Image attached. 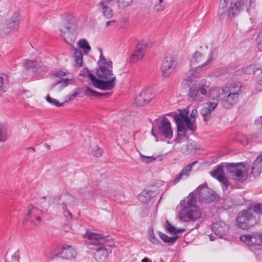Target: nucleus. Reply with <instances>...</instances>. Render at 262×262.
<instances>
[{
    "mask_svg": "<svg viewBox=\"0 0 262 262\" xmlns=\"http://www.w3.org/2000/svg\"><path fill=\"white\" fill-rule=\"evenodd\" d=\"M180 204L181 207L179 213V218L181 221L188 222L201 217L202 212L196 205V194L189 195L183 200V204L182 202Z\"/></svg>",
    "mask_w": 262,
    "mask_h": 262,
    "instance_id": "1",
    "label": "nucleus"
},
{
    "mask_svg": "<svg viewBox=\"0 0 262 262\" xmlns=\"http://www.w3.org/2000/svg\"><path fill=\"white\" fill-rule=\"evenodd\" d=\"M242 85L238 82L227 83L224 87L219 88L221 95V103L226 108H229L236 103L242 94Z\"/></svg>",
    "mask_w": 262,
    "mask_h": 262,
    "instance_id": "2",
    "label": "nucleus"
},
{
    "mask_svg": "<svg viewBox=\"0 0 262 262\" xmlns=\"http://www.w3.org/2000/svg\"><path fill=\"white\" fill-rule=\"evenodd\" d=\"M76 24L74 20L70 17H64L61 23L60 35L68 44H72L76 39Z\"/></svg>",
    "mask_w": 262,
    "mask_h": 262,
    "instance_id": "3",
    "label": "nucleus"
},
{
    "mask_svg": "<svg viewBox=\"0 0 262 262\" xmlns=\"http://www.w3.org/2000/svg\"><path fill=\"white\" fill-rule=\"evenodd\" d=\"M216 94V91L206 83L200 84L196 86H191L188 94L189 100L192 101L200 102L206 96Z\"/></svg>",
    "mask_w": 262,
    "mask_h": 262,
    "instance_id": "4",
    "label": "nucleus"
},
{
    "mask_svg": "<svg viewBox=\"0 0 262 262\" xmlns=\"http://www.w3.org/2000/svg\"><path fill=\"white\" fill-rule=\"evenodd\" d=\"M256 216L254 208L241 211L236 219L237 225L243 229H248L257 223L258 219Z\"/></svg>",
    "mask_w": 262,
    "mask_h": 262,
    "instance_id": "5",
    "label": "nucleus"
},
{
    "mask_svg": "<svg viewBox=\"0 0 262 262\" xmlns=\"http://www.w3.org/2000/svg\"><path fill=\"white\" fill-rule=\"evenodd\" d=\"M97 75L100 80H103L104 82L112 80L111 88L107 90H111L115 86L116 77L113 74V63L111 61H109L105 64H100L99 69L97 71Z\"/></svg>",
    "mask_w": 262,
    "mask_h": 262,
    "instance_id": "6",
    "label": "nucleus"
},
{
    "mask_svg": "<svg viewBox=\"0 0 262 262\" xmlns=\"http://www.w3.org/2000/svg\"><path fill=\"white\" fill-rule=\"evenodd\" d=\"M229 177L236 182H242L247 178V171L243 164L241 163H231L226 167Z\"/></svg>",
    "mask_w": 262,
    "mask_h": 262,
    "instance_id": "7",
    "label": "nucleus"
},
{
    "mask_svg": "<svg viewBox=\"0 0 262 262\" xmlns=\"http://www.w3.org/2000/svg\"><path fill=\"white\" fill-rule=\"evenodd\" d=\"M173 118L178 132L187 131L188 129L192 131L195 129L194 125H193V121H190L188 117V111L182 110L179 114H176Z\"/></svg>",
    "mask_w": 262,
    "mask_h": 262,
    "instance_id": "8",
    "label": "nucleus"
},
{
    "mask_svg": "<svg viewBox=\"0 0 262 262\" xmlns=\"http://www.w3.org/2000/svg\"><path fill=\"white\" fill-rule=\"evenodd\" d=\"M181 60L180 57L176 55H169L163 60L161 71L164 77H169L175 72L180 66Z\"/></svg>",
    "mask_w": 262,
    "mask_h": 262,
    "instance_id": "9",
    "label": "nucleus"
},
{
    "mask_svg": "<svg viewBox=\"0 0 262 262\" xmlns=\"http://www.w3.org/2000/svg\"><path fill=\"white\" fill-rule=\"evenodd\" d=\"M42 211L32 205L28 206V211L26 214L24 224L31 229H33L40 225L41 222L40 216Z\"/></svg>",
    "mask_w": 262,
    "mask_h": 262,
    "instance_id": "10",
    "label": "nucleus"
},
{
    "mask_svg": "<svg viewBox=\"0 0 262 262\" xmlns=\"http://www.w3.org/2000/svg\"><path fill=\"white\" fill-rule=\"evenodd\" d=\"M196 191L199 194V200L202 203H208L215 200L217 198L216 193L208 187L206 183L200 185Z\"/></svg>",
    "mask_w": 262,
    "mask_h": 262,
    "instance_id": "11",
    "label": "nucleus"
},
{
    "mask_svg": "<svg viewBox=\"0 0 262 262\" xmlns=\"http://www.w3.org/2000/svg\"><path fill=\"white\" fill-rule=\"evenodd\" d=\"M217 55V52L216 49H214L211 51L210 57L203 64H201L196 67V69H191L189 70L186 73L185 79L186 81L190 82H192L193 80V78L195 77V74L198 70H200L203 68H205L209 64H210L214 59H215Z\"/></svg>",
    "mask_w": 262,
    "mask_h": 262,
    "instance_id": "12",
    "label": "nucleus"
},
{
    "mask_svg": "<svg viewBox=\"0 0 262 262\" xmlns=\"http://www.w3.org/2000/svg\"><path fill=\"white\" fill-rule=\"evenodd\" d=\"M159 133L168 139L172 137L173 132L169 121L166 118H164L157 124Z\"/></svg>",
    "mask_w": 262,
    "mask_h": 262,
    "instance_id": "13",
    "label": "nucleus"
},
{
    "mask_svg": "<svg viewBox=\"0 0 262 262\" xmlns=\"http://www.w3.org/2000/svg\"><path fill=\"white\" fill-rule=\"evenodd\" d=\"M154 97L150 89L142 90L135 98V103L138 106H143L148 103Z\"/></svg>",
    "mask_w": 262,
    "mask_h": 262,
    "instance_id": "14",
    "label": "nucleus"
},
{
    "mask_svg": "<svg viewBox=\"0 0 262 262\" xmlns=\"http://www.w3.org/2000/svg\"><path fill=\"white\" fill-rule=\"evenodd\" d=\"M76 251L71 246L64 245L55 253V257L70 259L75 257Z\"/></svg>",
    "mask_w": 262,
    "mask_h": 262,
    "instance_id": "15",
    "label": "nucleus"
},
{
    "mask_svg": "<svg viewBox=\"0 0 262 262\" xmlns=\"http://www.w3.org/2000/svg\"><path fill=\"white\" fill-rule=\"evenodd\" d=\"M262 234L253 233L252 234L242 235L240 236V240L250 246L260 245L262 243Z\"/></svg>",
    "mask_w": 262,
    "mask_h": 262,
    "instance_id": "16",
    "label": "nucleus"
},
{
    "mask_svg": "<svg viewBox=\"0 0 262 262\" xmlns=\"http://www.w3.org/2000/svg\"><path fill=\"white\" fill-rule=\"evenodd\" d=\"M19 20V14L18 12H15L8 23L6 24L4 32L6 34H8L16 31L18 28Z\"/></svg>",
    "mask_w": 262,
    "mask_h": 262,
    "instance_id": "17",
    "label": "nucleus"
},
{
    "mask_svg": "<svg viewBox=\"0 0 262 262\" xmlns=\"http://www.w3.org/2000/svg\"><path fill=\"white\" fill-rule=\"evenodd\" d=\"M146 47V45L143 43H139L129 58V61L136 62L141 59L144 56Z\"/></svg>",
    "mask_w": 262,
    "mask_h": 262,
    "instance_id": "18",
    "label": "nucleus"
},
{
    "mask_svg": "<svg viewBox=\"0 0 262 262\" xmlns=\"http://www.w3.org/2000/svg\"><path fill=\"white\" fill-rule=\"evenodd\" d=\"M211 89L216 91V94L210 96H206L205 98H208L209 99L207 101L206 105L207 107L209 108L210 110L213 111L217 106L219 103V99H221V95L220 93V89L217 86H211Z\"/></svg>",
    "mask_w": 262,
    "mask_h": 262,
    "instance_id": "19",
    "label": "nucleus"
},
{
    "mask_svg": "<svg viewBox=\"0 0 262 262\" xmlns=\"http://www.w3.org/2000/svg\"><path fill=\"white\" fill-rule=\"evenodd\" d=\"M229 230L228 225L223 222L217 220L212 225V230L214 233L221 237L228 233Z\"/></svg>",
    "mask_w": 262,
    "mask_h": 262,
    "instance_id": "20",
    "label": "nucleus"
},
{
    "mask_svg": "<svg viewBox=\"0 0 262 262\" xmlns=\"http://www.w3.org/2000/svg\"><path fill=\"white\" fill-rule=\"evenodd\" d=\"M244 0L232 1L228 9L227 15L229 18L237 15L243 9Z\"/></svg>",
    "mask_w": 262,
    "mask_h": 262,
    "instance_id": "21",
    "label": "nucleus"
},
{
    "mask_svg": "<svg viewBox=\"0 0 262 262\" xmlns=\"http://www.w3.org/2000/svg\"><path fill=\"white\" fill-rule=\"evenodd\" d=\"M87 237L88 243L92 245H103L106 242V239L101 234L87 232L85 234Z\"/></svg>",
    "mask_w": 262,
    "mask_h": 262,
    "instance_id": "22",
    "label": "nucleus"
},
{
    "mask_svg": "<svg viewBox=\"0 0 262 262\" xmlns=\"http://www.w3.org/2000/svg\"><path fill=\"white\" fill-rule=\"evenodd\" d=\"M88 75L95 88L105 91L111 88L112 80L110 82H104L103 80L97 79L90 71L88 73Z\"/></svg>",
    "mask_w": 262,
    "mask_h": 262,
    "instance_id": "23",
    "label": "nucleus"
},
{
    "mask_svg": "<svg viewBox=\"0 0 262 262\" xmlns=\"http://www.w3.org/2000/svg\"><path fill=\"white\" fill-rule=\"evenodd\" d=\"M198 161H194L186 165L175 178L173 184H176L182 179H187L190 175L193 165L197 163Z\"/></svg>",
    "mask_w": 262,
    "mask_h": 262,
    "instance_id": "24",
    "label": "nucleus"
},
{
    "mask_svg": "<svg viewBox=\"0 0 262 262\" xmlns=\"http://www.w3.org/2000/svg\"><path fill=\"white\" fill-rule=\"evenodd\" d=\"M24 65L27 69H34L39 73H41L46 71V67L42 62L37 63L34 60L26 59Z\"/></svg>",
    "mask_w": 262,
    "mask_h": 262,
    "instance_id": "25",
    "label": "nucleus"
},
{
    "mask_svg": "<svg viewBox=\"0 0 262 262\" xmlns=\"http://www.w3.org/2000/svg\"><path fill=\"white\" fill-rule=\"evenodd\" d=\"M110 3L101 1L98 4L99 10L101 11L104 16L107 18H111L114 15L113 10L108 6Z\"/></svg>",
    "mask_w": 262,
    "mask_h": 262,
    "instance_id": "26",
    "label": "nucleus"
},
{
    "mask_svg": "<svg viewBox=\"0 0 262 262\" xmlns=\"http://www.w3.org/2000/svg\"><path fill=\"white\" fill-rule=\"evenodd\" d=\"M111 252V250L110 249H107L106 246H102L96 249L95 256L97 260L101 261L104 260L108 255V254Z\"/></svg>",
    "mask_w": 262,
    "mask_h": 262,
    "instance_id": "27",
    "label": "nucleus"
},
{
    "mask_svg": "<svg viewBox=\"0 0 262 262\" xmlns=\"http://www.w3.org/2000/svg\"><path fill=\"white\" fill-rule=\"evenodd\" d=\"M61 205L62 208L67 207L68 206H73L76 204L77 201L74 197L68 192L63 193L61 196Z\"/></svg>",
    "mask_w": 262,
    "mask_h": 262,
    "instance_id": "28",
    "label": "nucleus"
},
{
    "mask_svg": "<svg viewBox=\"0 0 262 262\" xmlns=\"http://www.w3.org/2000/svg\"><path fill=\"white\" fill-rule=\"evenodd\" d=\"M251 170L254 176L260 174L262 170V155H259L253 162Z\"/></svg>",
    "mask_w": 262,
    "mask_h": 262,
    "instance_id": "29",
    "label": "nucleus"
},
{
    "mask_svg": "<svg viewBox=\"0 0 262 262\" xmlns=\"http://www.w3.org/2000/svg\"><path fill=\"white\" fill-rule=\"evenodd\" d=\"M154 196V192L149 190H143L139 195L138 200L144 204L148 203Z\"/></svg>",
    "mask_w": 262,
    "mask_h": 262,
    "instance_id": "30",
    "label": "nucleus"
},
{
    "mask_svg": "<svg viewBox=\"0 0 262 262\" xmlns=\"http://www.w3.org/2000/svg\"><path fill=\"white\" fill-rule=\"evenodd\" d=\"M211 175L216 178L218 181H224L225 180V174L224 172L223 166L219 165L211 172Z\"/></svg>",
    "mask_w": 262,
    "mask_h": 262,
    "instance_id": "31",
    "label": "nucleus"
},
{
    "mask_svg": "<svg viewBox=\"0 0 262 262\" xmlns=\"http://www.w3.org/2000/svg\"><path fill=\"white\" fill-rule=\"evenodd\" d=\"M74 57L75 60V66L80 67L82 66L83 60V54L80 49L75 48L74 50Z\"/></svg>",
    "mask_w": 262,
    "mask_h": 262,
    "instance_id": "32",
    "label": "nucleus"
},
{
    "mask_svg": "<svg viewBox=\"0 0 262 262\" xmlns=\"http://www.w3.org/2000/svg\"><path fill=\"white\" fill-rule=\"evenodd\" d=\"M204 55L199 51H196L192 56L191 63H201L204 61Z\"/></svg>",
    "mask_w": 262,
    "mask_h": 262,
    "instance_id": "33",
    "label": "nucleus"
},
{
    "mask_svg": "<svg viewBox=\"0 0 262 262\" xmlns=\"http://www.w3.org/2000/svg\"><path fill=\"white\" fill-rule=\"evenodd\" d=\"M159 235L161 239L164 242V243H167L169 244H173L177 238H178V236H176L173 237H169L166 235L164 233H163L161 232H159Z\"/></svg>",
    "mask_w": 262,
    "mask_h": 262,
    "instance_id": "34",
    "label": "nucleus"
},
{
    "mask_svg": "<svg viewBox=\"0 0 262 262\" xmlns=\"http://www.w3.org/2000/svg\"><path fill=\"white\" fill-rule=\"evenodd\" d=\"M165 228L168 232L174 234L179 233L185 230L183 229H176L167 221L165 223Z\"/></svg>",
    "mask_w": 262,
    "mask_h": 262,
    "instance_id": "35",
    "label": "nucleus"
},
{
    "mask_svg": "<svg viewBox=\"0 0 262 262\" xmlns=\"http://www.w3.org/2000/svg\"><path fill=\"white\" fill-rule=\"evenodd\" d=\"M78 45L80 48L83 49L84 52L85 53H89V51L91 50V47L89 45L86 40L85 39H81L78 41Z\"/></svg>",
    "mask_w": 262,
    "mask_h": 262,
    "instance_id": "36",
    "label": "nucleus"
},
{
    "mask_svg": "<svg viewBox=\"0 0 262 262\" xmlns=\"http://www.w3.org/2000/svg\"><path fill=\"white\" fill-rule=\"evenodd\" d=\"M212 111L207 107H203L201 111V115L205 121H207L211 118V113Z\"/></svg>",
    "mask_w": 262,
    "mask_h": 262,
    "instance_id": "37",
    "label": "nucleus"
},
{
    "mask_svg": "<svg viewBox=\"0 0 262 262\" xmlns=\"http://www.w3.org/2000/svg\"><path fill=\"white\" fill-rule=\"evenodd\" d=\"M133 0H116L119 9H124L130 5Z\"/></svg>",
    "mask_w": 262,
    "mask_h": 262,
    "instance_id": "38",
    "label": "nucleus"
},
{
    "mask_svg": "<svg viewBox=\"0 0 262 262\" xmlns=\"http://www.w3.org/2000/svg\"><path fill=\"white\" fill-rule=\"evenodd\" d=\"M84 94L88 96V97H92L93 96H97L99 95H104V94L100 93L99 92L94 91L92 90H91L89 87H86V89L84 91Z\"/></svg>",
    "mask_w": 262,
    "mask_h": 262,
    "instance_id": "39",
    "label": "nucleus"
},
{
    "mask_svg": "<svg viewBox=\"0 0 262 262\" xmlns=\"http://www.w3.org/2000/svg\"><path fill=\"white\" fill-rule=\"evenodd\" d=\"M148 239L149 240L154 244H158L160 243V241L157 238L155 235L152 228H150L148 229Z\"/></svg>",
    "mask_w": 262,
    "mask_h": 262,
    "instance_id": "40",
    "label": "nucleus"
},
{
    "mask_svg": "<svg viewBox=\"0 0 262 262\" xmlns=\"http://www.w3.org/2000/svg\"><path fill=\"white\" fill-rule=\"evenodd\" d=\"M46 100L49 103L55 105L56 107H59L63 105V103H60L58 100L55 99L51 98L49 95H47L46 97Z\"/></svg>",
    "mask_w": 262,
    "mask_h": 262,
    "instance_id": "41",
    "label": "nucleus"
},
{
    "mask_svg": "<svg viewBox=\"0 0 262 262\" xmlns=\"http://www.w3.org/2000/svg\"><path fill=\"white\" fill-rule=\"evenodd\" d=\"M93 156L96 157H100L103 153V149L98 146H95L91 150Z\"/></svg>",
    "mask_w": 262,
    "mask_h": 262,
    "instance_id": "42",
    "label": "nucleus"
},
{
    "mask_svg": "<svg viewBox=\"0 0 262 262\" xmlns=\"http://www.w3.org/2000/svg\"><path fill=\"white\" fill-rule=\"evenodd\" d=\"M70 81V80L68 78H62L61 80H57L56 82L53 84L52 85V86L53 88L57 85L60 84L61 88H64L68 84Z\"/></svg>",
    "mask_w": 262,
    "mask_h": 262,
    "instance_id": "43",
    "label": "nucleus"
},
{
    "mask_svg": "<svg viewBox=\"0 0 262 262\" xmlns=\"http://www.w3.org/2000/svg\"><path fill=\"white\" fill-rule=\"evenodd\" d=\"M8 138V134L6 128L0 125V142L5 141Z\"/></svg>",
    "mask_w": 262,
    "mask_h": 262,
    "instance_id": "44",
    "label": "nucleus"
},
{
    "mask_svg": "<svg viewBox=\"0 0 262 262\" xmlns=\"http://www.w3.org/2000/svg\"><path fill=\"white\" fill-rule=\"evenodd\" d=\"M140 158L142 162L145 163H148L156 159V158L154 156H146L141 154H140Z\"/></svg>",
    "mask_w": 262,
    "mask_h": 262,
    "instance_id": "45",
    "label": "nucleus"
},
{
    "mask_svg": "<svg viewBox=\"0 0 262 262\" xmlns=\"http://www.w3.org/2000/svg\"><path fill=\"white\" fill-rule=\"evenodd\" d=\"M256 40L257 42V48L259 51L262 52V28L257 35Z\"/></svg>",
    "mask_w": 262,
    "mask_h": 262,
    "instance_id": "46",
    "label": "nucleus"
},
{
    "mask_svg": "<svg viewBox=\"0 0 262 262\" xmlns=\"http://www.w3.org/2000/svg\"><path fill=\"white\" fill-rule=\"evenodd\" d=\"M64 209L63 214L66 218L67 221H70L72 219V214L71 212L68 209L67 207L63 208Z\"/></svg>",
    "mask_w": 262,
    "mask_h": 262,
    "instance_id": "47",
    "label": "nucleus"
},
{
    "mask_svg": "<svg viewBox=\"0 0 262 262\" xmlns=\"http://www.w3.org/2000/svg\"><path fill=\"white\" fill-rule=\"evenodd\" d=\"M187 131H184V132H178V135L177 137L175 139V141L177 142H181V140L183 138L185 137L186 136V132Z\"/></svg>",
    "mask_w": 262,
    "mask_h": 262,
    "instance_id": "48",
    "label": "nucleus"
},
{
    "mask_svg": "<svg viewBox=\"0 0 262 262\" xmlns=\"http://www.w3.org/2000/svg\"><path fill=\"white\" fill-rule=\"evenodd\" d=\"M227 9L219 8L218 11V15L220 18L223 19L225 17L226 14H227Z\"/></svg>",
    "mask_w": 262,
    "mask_h": 262,
    "instance_id": "49",
    "label": "nucleus"
},
{
    "mask_svg": "<svg viewBox=\"0 0 262 262\" xmlns=\"http://www.w3.org/2000/svg\"><path fill=\"white\" fill-rule=\"evenodd\" d=\"M197 115H198L197 110L195 108L193 109L191 111L190 116V118H189L190 121H192V120L193 121V124H194V123L195 121V118L197 116Z\"/></svg>",
    "mask_w": 262,
    "mask_h": 262,
    "instance_id": "50",
    "label": "nucleus"
},
{
    "mask_svg": "<svg viewBox=\"0 0 262 262\" xmlns=\"http://www.w3.org/2000/svg\"><path fill=\"white\" fill-rule=\"evenodd\" d=\"M221 184H222V189L224 191L227 190L228 187V180L226 178H225V180L224 181H219Z\"/></svg>",
    "mask_w": 262,
    "mask_h": 262,
    "instance_id": "51",
    "label": "nucleus"
},
{
    "mask_svg": "<svg viewBox=\"0 0 262 262\" xmlns=\"http://www.w3.org/2000/svg\"><path fill=\"white\" fill-rule=\"evenodd\" d=\"M254 209L256 212L257 215H258L259 213H262V205L257 204L254 206Z\"/></svg>",
    "mask_w": 262,
    "mask_h": 262,
    "instance_id": "52",
    "label": "nucleus"
},
{
    "mask_svg": "<svg viewBox=\"0 0 262 262\" xmlns=\"http://www.w3.org/2000/svg\"><path fill=\"white\" fill-rule=\"evenodd\" d=\"M154 10L156 11H162L164 10L165 7L163 5L161 4L157 3L154 6Z\"/></svg>",
    "mask_w": 262,
    "mask_h": 262,
    "instance_id": "53",
    "label": "nucleus"
},
{
    "mask_svg": "<svg viewBox=\"0 0 262 262\" xmlns=\"http://www.w3.org/2000/svg\"><path fill=\"white\" fill-rule=\"evenodd\" d=\"M100 51L101 52L100 60H99L100 64H105V63H108L109 61H107L105 57L103 55L101 49H100Z\"/></svg>",
    "mask_w": 262,
    "mask_h": 262,
    "instance_id": "54",
    "label": "nucleus"
},
{
    "mask_svg": "<svg viewBox=\"0 0 262 262\" xmlns=\"http://www.w3.org/2000/svg\"><path fill=\"white\" fill-rule=\"evenodd\" d=\"M257 81L258 84L262 85V70L260 73L257 76Z\"/></svg>",
    "mask_w": 262,
    "mask_h": 262,
    "instance_id": "55",
    "label": "nucleus"
},
{
    "mask_svg": "<svg viewBox=\"0 0 262 262\" xmlns=\"http://www.w3.org/2000/svg\"><path fill=\"white\" fill-rule=\"evenodd\" d=\"M227 5L228 4L226 3V2H223V1H220L219 8L227 9Z\"/></svg>",
    "mask_w": 262,
    "mask_h": 262,
    "instance_id": "56",
    "label": "nucleus"
},
{
    "mask_svg": "<svg viewBox=\"0 0 262 262\" xmlns=\"http://www.w3.org/2000/svg\"><path fill=\"white\" fill-rule=\"evenodd\" d=\"M89 70L88 69H83L82 71H80V75L85 76L88 74Z\"/></svg>",
    "mask_w": 262,
    "mask_h": 262,
    "instance_id": "57",
    "label": "nucleus"
},
{
    "mask_svg": "<svg viewBox=\"0 0 262 262\" xmlns=\"http://www.w3.org/2000/svg\"><path fill=\"white\" fill-rule=\"evenodd\" d=\"M4 83V78L3 77H0V95L1 94V92L4 93V91L1 89Z\"/></svg>",
    "mask_w": 262,
    "mask_h": 262,
    "instance_id": "58",
    "label": "nucleus"
},
{
    "mask_svg": "<svg viewBox=\"0 0 262 262\" xmlns=\"http://www.w3.org/2000/svg\"><path fill=\"white\" fill-rule=\"evenodd\" d=\"M79 94L77 92L73 93L71 95H70L69 97V100H73L75 98H76L78 95Z\"/></svg>",
    "mask_w": 262,
    "mask_h": 262,
    "instance_id": "59",
    "label": "nucleus"
},
{
    "mask_svg": "<svg viewBox=\"0 0 262 262\" xmlns=\"http://www.w3.org/2000/svg\"><path fill=\"white\" fill-rule=\"evenodd\" d=\"M56 76L57 77H61L62 76H64L65 75V73L62 72H59L55 74Z\"/></svg>",
    "mask_w": 262,
    "mask_h": 262,
    "instance_id": "60",
    "label": "nucleus"
},
{
    "mask_svg": "<svg viewBox=\"0 0 262 262\" xmlns=\"http://www.w3.org/2000/svg\"><path fill=\"white\" fill-rule=\"evenodd\" d=\"M142 262H151L149 258L145 257L142 259Z\"/></svg>",
    "mask_w": 262,
    "mask_h": 262,
    "instance_id": "61",
    "label": "nucleus"
},
{
    "mask_svg": "<svg viewBox=\"0 0 262 262\" xmlns=\"http://www.w3.org/2000/svg\"><path fill=\"white\" fill-rule=\"evenodd\" d=\"M114 21H115V20H109V21H107L106 22V23H105V26H106V27H107V26H109V25L111 24V23H113V22H114Z\"/></svg>",
    "mask_w": 262,
    "mask_h": 262,
    "instance_id": "62",
    "label": "nucleus"
},
{
    "mask_svg": "<svg viewBox=\"0 0 262 262\" xmlns=\"http://www.w3.org/2000/svg\"><path fill=\"white\" fill-rule=\"evenodd\" d=\"M44 145L48 149H50V146L48 145L47 143H45Z\"/></svg>",
    "mask_w": 262,
    "mask_h": 262,
    "instance_id": "63",
    "label": "nucleus"
},
{
    "mask_svg": "<svg viewBox=\"0 0 262 262\" xmlns=\"http://www.w3.org/2000/svg\"><path fill=\"white\" fill-rule=\"evenodd\" d=\"M249 11H250V7H247V12L248 13H249Z\"/></svg>",
    "mask_w": 262,
    "mask_h": 262,
    "instance_id": "64",
    "label": "nucleus"
}]
</instances>
